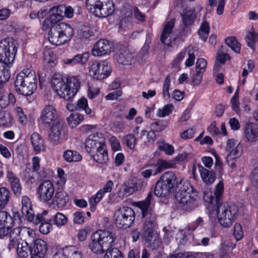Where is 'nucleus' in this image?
<instances>
[{
  "label": "nucleus",
  "mask_w": 258,
  "mask_h": 258,
  "mask_svg": "<svg viewBox=\"0 0 258 258\" xmlns=\"http://www.w3.org/2000/svg\"><path fill=\"white\" fill-rule=\"evenodd\" d=\"M21 213L27 220L32 221L34 219V213L32 208L31 200L27 196H23L22 198Z\"/></svg>",
  "instance_id": "nucleus-27"
},
{
  "label": "nucleus",
  "mask_w": 258,
  "mask_h": 258,
  "mask_svg": "<svg viewBox=\"0 0 258 258\" xmlns=\"http://www.w3.org/2000/svg\"><path fill=\"white\" fill-rule=\"evenodd\" d=\"M190 149L188 152H183L181 154L177 155L175 159L176 161L178 162H185L188 160V159L191 157V151L192 148L191 147H189Z\"/></svg>",
  "instance_id": "nucleus-59"
},
{
  "label": "nucleus",
  "mask_w": 258,
  "mask_h": 258,
  "mask_svg": "<svg viewBox=\"0 0 258 258\" xmlns=\"http://www.w3.org/2000/svg\"><path fill=\"white\" fill-rule=\"evenodd\" d=\"M224 184L222 181H220L215 187L213 193L210 189H207L204 193L203 198L204 201L209 204V209H212L213 205L220 204V198L224 191Z\"/></svg>",
  "instance_id": "nucleus-15"
},
{
  "label": "nucleus",
  "mask_w": 258,
  "mask_h": 258,
  "mask_svg": "<svg viewBox=\"0 0 258 258\" xmlns=\"http://www.w3.org/2000/svg\"><path fill=\"white\" fill-rule=\"evenodd\" d=\"M43 61L50 67H53L56 63V57L54 52L50 49H46L43 52Z\"/></svg>",
  "instance_id": "nucleus-40"
},
{
  "label": "nucleus",
  "mask_w": 258,
  "mask_h": 258,
  "mask_svg": "<svg viewBox=\"0 0 258 258\" xmlns=\"http://www.w3.org/2000/svg\"><path fill=\"white\" fill-rule=\"evenodd\" d=\"M181 181V179L178 183L176 176L172 172L168 171L164 173L155 185V195L157 197H165L168 195L171 189L178 184H180Z\"/></svg>",
  "instance_id": "nucleus-8"
},
{
  "label": "nucleus",
  "mask_w": 258,
  "mask_h": 258,
  "mask_svg": "<svg viewBox=\"0 0 258 258\" xmlns=\"http://www.w3.org/2000/svg\"><path fill=\"white\" fill-rule=\"evenodd\" d=\"M149 221L144 223L142 228V235L147 241H151L155 235V224L154 220L150 219Z\"/></svg>",
  "instance_id": "nucleus-31"
},
{
  "label": "nucleus",
  "mask_w": 258,
  "mask_h": 258,
  "mask_svg": "<svg viewBox=\"0 0 258 258\" xmlns=\"http://www.w3.org/2000/svg\"><path fill=\"white\" fill-rule=\"evenodd\" d=\"M139 186L137 185V179H132L130 181L125 182L121 187L119 191V196L123 198L124 197H127L134 191L139 189Z\"/></svg>",
  "instance_id": "nucleus-29"
},
{
  "label": "nucleus",
  "mask_w": 258,
  "mask_h": 258,
  "mask_svg": "<svg viewBox=\"0 0 258 258\" xmlns=\"http://www.w3.org/2000/svg\"><path fill=\"white\" fill-rule=\"evenodd\" d=\"M18 44L13 38H8L0 42V55H5V59L8 62H14Z\"/></svg>",
  "instance_id": "nucleus-11"
},
{
  "label": "nucleus",
  "mask_w": 258,
  "mask_h": 258,
  "mask_svg": "<svg viewBox=\"0 0 258 258\" xmlns=\"http://www.w3.org/2000/svg\"><path fill=\"white\" fill-rule=\"evenodd\" d=\"M185 48L187 49L188 57L185 61V65L187 67H190L194 64L196 56L194 51L190 49V46Z\"/></svg>",
  "instance_id": "nucleus-61"
},
{
  "label": "nucleus",
  "mask_w": 258,
  "mask_h": 258,
  "mask_svg": "<svg viewBox=\"0 0 258 258\" xmlns=\"http://www.w3.org/2000/svg\"><path fill=\"white\" fill-rule=\"evenodd\" d=\"M115 239L114 234L109 231L97 230L91 236L89 248L96 254L105 252L103 258H123L118 248L110 249L114 245Z\"/></svg>",
  "instance_id": "nucleus-1"
},
{
  "label": "nucleus",
  "mask_w": 258,
  "mask_h": 258,
  "mask_svg": "<svg viewBox=\"0 0 258 258\" xmlns=\"http://www.w3.org/2000/svg\"><path fill=\"white\" fill-rule=\"evenodd\" d=\"M226 150L228 152L227 162L231 167L233 168L235 167V163L233 162V160L241 156V146L237 141L230 139L227 142Z\"/></svg>",
  "instance_id": "nucleus-17"
},
{
  "label": "nucleus",
  "mask_w": 258,
  "mask_h": 258,
  "mask_svg": "<svg viewBox=\"0 0 258 258\" xmlns=\"http://www.w3.org/2000/svg\"><path fill=\"white\" fill-rule=\"evenodd\" d=\"M159 150L163 151L167 155H172L174 153V147L164 141H158L157 142Z\"/></svg>",
  "instance_id": "nucleus-47"
},
{
  "label": "nucleus",
  "mask_w": 258,
  "mask_h": 258,
  "mask_svg": "<svg viewBox=\"0 0 258 258\" xmlns=\"http://www.w3.org/2000/svg\"><path fill=\"white\" fill-rule=\"evenodd\" d=\"M51 83L57 95L67 101L74 98L80 86L76 78L62 76L59 74L53 75Z\"/></svg>",
  "instance_id": "nucleus-2"
},
{
  "label": "nucleus",
  "mask_w": 258,
  "mask_h": 258,
  "mask_svg": "<svg viewBox=\"0 0 258 258\" xmlns=\"http://www.w3.org/2000/svg\"><path fill=\"white\" fill-rule=\"evenodd\" d=\"M172 166V164L167 161L160 159L158 161L157 165H154V168H155L156 172L160 173L165 169L171 168Z\"/></svg>",
  "instance_id": "nucleus-52"
},
{
  "label": "nucleus",
  "mask_w": 258,
  "mask_h": 258,
  "mask_svg": "<svg viewBox=\"0 0 258 258\" xmlns=\"http://www.w3.org/2000/svg\"><path fill=\"white\" fill-rule=\"evenodd\" d=\"M90 54L88 52L78 54L74 56L76 64L84 65L88 61Z\"/></svg>",
  "instance_id": "nucleus-55"
},
{
  "label": "nucleus",
  "mask_w": 258,
  "mask_h": 258,
  "mask_svg": "<svg viewBox=\"0 0 258 258\" xmlns=\"http://www.w3.org/2000/svg\"><path fill=\"white\" fill-rule=\"evenodd\" d=\"M9 243L8 245V248L9 250L15 248L16 245H18V240L20 238L19 232L16 228H15L11 232L9 231Z\"/></svg>",
  "instance_id": "nucleus-41"
},
{
  "label": "nucleus",
  "mask_w": 258,
  "mask_h": 258,
  "mask_svg": "<svg viewBox=\"0 0 258 258\" xmlns=\"http://www.w3.org/2000/svg\"><path fill=\"white\" fill-rule=\"evenodd\" d=\"M203 7L200 5H197L194 8L184 9L180 14L182 23L185 27L193 25L197 20H200V13Z\"/></svg>",
  "instance_id": "nucleus-13"
},
{
  "label": "nucleus",
  "mask_w": 258,
  "mask_h": 258,
  "mask_svg": "<svg viewBox=\"0 0 258 258\" xmlns=\"http://www.w3.org/2000/svg\"><path fill=\"white\" fill-rule=\"evenodd\" d=\"M89 12L98 18H106L111 15L114 10L112 0H85Z\"/></svg>",
  "instance_id": "nucleus-6"
},
{
  "label": "nucleus",
  "mask_w": 258,
  "mask_h": 258,
  "mask_svg": "<svg viewBox=\"0 0 258 258\" xmlns=\"http://www.w3.org/2000/svg\"><path fill=\"white\" fill-rule=\"evenodd\" d=\"M113 50V45L106 39L98 40L91 50V54L94 56H101L108 55Z\"/></svg>",
  "instance_id": "nucleus-19"
},
{
  "label": "nucleus",
  "mask_w": 258,
  "mask_h": 258,
  "mask_svg": "<svg viewBox=\"0 0 258 258\" xmlns=\"http://www.w3.org/2000/svg\"><path fill=\"white\" fill-rule=\"evenodd\" d=\"M12 121L10 113L6 111H0V125H9Z\"/></svg>",
  "instance_id": "nucleus-57"
},
{
  "label": "nucleus",
  "mask_w": 258,
  "mask_h": 258,
  "mask_svg": "<svg viewBox=\"0 0 258 258\" xmlns=\"http://www.w3.org/2000/svg\"><path fill=\"white\" fill-rule=\"evenodd\" d=\"M49 131V139L54 145H58L63 140V127L60 120L51 124Z\"/></svg>",
  "instance_id": "nucleus-20"
},
{
  "label": "nucleus",
  "mask_w": 258,
  "mask_h": 258,
  "mask_svg": "<svg viewBox=\"0 0 258 258\" xmlns=\"http://www.w3.org/2000/svg\"><path fill=\"white\" fill-rule=\"evenodd\" d=\"M15 89L17 92L24 96H29L37 88V77L35 72L30 69L23 70L16 79Z\"/></svg>",
  "instance_id": "nucleus-3"
},
{
  "label": "nucleus",
  "mask_w": 258,
  "mask_h": 258,
  "mask_svg": "<svg viewBox=\"0 0 258 258\" xmlns=\"http://www.w3.org/2000/svg\"><path fill=\"white\" fill-rule=\"evenodd\" d=\"M233 234L237 240H239L242 238L243 236V233L241 225L238 223H236L234 225Z\"/></svg>",
  "instance_id": "nucleus-62"
},
{
  "label": "nucleus",
  "mask_w": 258,
  "mask_h": 258,
  "mask_svg": "<svg viewBox=\"0 0 258 258\" xmlns=\"http://www.w3.org/2000/svg\"><path fill=\"white\" fill-rule=\"evenodd\" d=\"M31 142L35 152L40 153L45 151L44 141L39 134L33 133L31 137Z\"/></svg>",
  "instance_id": "nucleus-34"
},
{
  "label": "nucleus",
  "mask_w": 258,
  "mask_h": 258,
  "mask_svg": "<svg viewBox=\"0 0 258 258\" xmlns=\"http://www.w3.org/2000/svg\"><path fill=\"white\" fill-rule=\"evenodd\" d=\"M84 115L80 113H72L68 118L69 125L71 128L76 127L84 120Z\"/></svg>",
  "instance_id": "nucleus-44"
},
{
  "label": "nucleus",
  "mask_w": 258,
  "mask_h": 258,
  "mask_svg": "<svg viewBox=\"0 0 258 258\" xmlns=\"http://www.w3.org/2000/svg\"><path fill=\"white\" fill-rule=\"evenodd\" d=\"M187 53V49L184 48L173 59L171 62V65L173 68H177L178 65L181 62L184 58Z\"/></svg>",
  "instance_id": "nucleus-58"
},
{
  "label": "nucleus",
  "mask_w": 258,
  "mask_h": 258,
  "mask_svg": "<svg viewBox=\"0 0 258 258\" xmlns=\"http://www.w3.org/2000/svg\"><path fill=\"white\" fill-rule=\"evenodd\" d=\"M99 89L97 86L94 85H89L88 91V97L90 99L95 98L99 95Z\"/></svg>",
  "instance_id": "nucleus-63"
},
{
  "label": "nucleus",
  "mask_w": 258,
  "mask_h": 258,
  "mask_svg": "<svg viewBox=\"0 0 258 258\" xmlns=\"http://www.w3.org/2000/svg\"><path fill=\"white\" fill-rule=\"evenodd\" d=\"M31 245L27 241H24L18 243L17 247V252L19 257H26L30 252Z\"/></svg>",
  "instance_id": "nucleus-42"
},
{
  "label": "nucleus",
  "mask_w": 258,
  "mask_h": 258,
  "mask_svg": "<svg viewBox=\"0 0 258 258\" xmlns=\"http://www.w3.org/2000/svg\"><path fill=\"white\" fill-rule=\"evenodd\" d=\"M73 34V27L69 24L61 22L50 29L48 39L53 45H61L70 41Z\"/></svg>",
  "instance_id": "nucleus-5"
},
{
  "label": "nucleus",
  "mask_w": 258,
  "mask_h": 258,
  "mask_svg": "<svg viewBox=\"0 0 258 258\" xmlns=\"http://www.w3.org/2000/svg\"><path fill=\"white\" fill-rule=\"evenodd\" d=\"M76 110L84 111L87 114L92 115V111L91 109L89 107L88 101L85 97H82L77 101Z\"/></svg>",
  "instance_id": "nucleus-45"
},
{
  "label": "nucleus",
  "mask_w": 258,
  "mask_h": 258,
  "mask_svg": "<svg viewBox=\"0 0 258 258\" xmlns=\"http://www.w3.org/2000/svg\"><path fill=\"white\" fill-rule=\"evenodd\" d=\"M207 65V60L201 58L197 59L196 63V72L204 74Z\"/></svg>",
  "instance_id": "nucleus-56"
},
{
  "label": "nucleus",
  "mask_w": 258,
  "mask_h": 258,
  "mask_svg": "<svg viewBox=\"0 0 258 258\" xmlns=\"http://www.w3.org/2000/svg\"><path fill=\"white\" fill-rule=\"evenodd\" d=\"M36 193L39 200L43 203L50 201L54 194L53 183L49 180L41 182L38 185Z\"/></svg>",
  "instance_id": "nucleus-14"
},
{
  "label": "nucleus",
  "mask_w": 258,
  "mask_h": 258,
  "mask_svg": "<svg viewBox=\"0 0 258 258\" xmlns=\"http://www.w3.org/2000/svg\"><path fill=\"white\" fill-rule=\"evenodd\" d=\"M170 85V76H167L164 80L163 89H162V95L164 99L168 100L170 97V95L169 92V87Z\"/></svg>",
  "instance_id": "nucleus-53"
},
{
  "label": "nucleus",
  "mask_w": 258,
  "mask_h": 258,
  "mask_svg": "<svg viewBox=\"0 0 258 258\" xmlns=\"http://www.w3.org/2000/svg\"><path fill=\"white\" fill-rule=\"evenodd\" d=\"M47 250V244L42 239L38 238L31 243L30 253L32 258H44Z\"/></svg>",
  "instance_id": "nucleus-23"
},
{
  "label": "nucleus",
  "mask_w": 258,
  "mask_h": 258,
  "mask_svg": "<svg viewBox=\"0 0 258 258\" xmlns=\"http://www.w3.org/2000/svg\"><path fill=\"white\" fill-rule=\"evenodd\" d=\"M258 40V33L254 31H249L246 35V41L248 46L252 47L254 44Z\"/></svg>",
  "instance_id": "nucleus-54"
},
{
  "label": "nucleus",
  "mask_w": 258,
  "mask_h": 258,
  "mask_svg": "<svg viewBox=\"0 0 258 258\" xmlns=\"http://www.w3.org/2000/svg\"><path fill=\"white\" fill-rule=\"evenodd\" d=\"M195 134V130L193 128H188L180 134L181 139L185 140L194 137Z\"/></svg>",
  "instance_id": "nucleus-64"
},
{
  "label": "nucleus",
  "mask_w": 258,
  "mask_h": 258,
  "mask_svg": "<svg viewBox=\"0 0 258 258\" xmlns=\"http://www.w3.org/2000/svg\"><path fill=\"white\" fill-rule=\"evenodd\" d=\"M64 7L58 6L52 7L49 11V16L45 18L42 25L43 30H47L53 28L55 25L63 18Z\"/></svg>",
  "instance_id": "nucleus-12"
},
{
  "label": "nucleus",
  "mask_w": 258,
  "mask_h": 258,
  "mask_svg": "<svg viewBox=\"0 0 258 258\" xmlns=\"http://www.w3.org/2000/svg\"><path fill=\"white\" fill-rule=\"evenodd\" d=\"M134 210L128 207H123L116 210L114 214L115 225L119 228L130 227L135 220Z\"/></svg>",
  "instance_id": "nucleus-9"
},
{
  "label": "nucleus",
  "mask_w": 258,
  "mask_h": 258,
  "mask_svg": "<svg viewBox=\"0 0 258 258\" xmlns=\"http://www.w3.org/2000/svg\"><path fill=\"white\" fill-rule=\"evenodd\" d=\"M16 101L15 97L12 93H10L7 96L4 91L0 88V106L2 108L6 107L9 104L14 105Z\"/></svg>",
  "instance_id": "nucleus-39"
},
{
  "label": "nucleus",
  "mask_w": 258,
  "mask_h": 258,
  "mask_svg": "<svg viewBox=\"0 0 258 258\" xmlns=\"http://www.w3.org/2000/svg\"><path fill=\"white\" fill-rule=\"evenodd\" d=\"M13 224V219L10 214L6 211H0V238L8 234Z\"/></svg>",
  "instance_id": "nucleus-21"
},
{
  "label": "nucleus",
  "mask_w": 258,
  "mask_h": 258,
  "mask_svg": "<svg viewBox=\"0 0 258 258\" xmlns=\"http://www.w3.org/2000/svg\"><path fill=\"white\" fill-rule=\"evenodd\" d=\"M226 44L234 52L239 53L240 52V44L234 37H229L225 39Z\"/></svg>",
  "instance_id": "nucleus-51"
},
{
  "label": "nucleus",
  "mask_w": 258,
  "mask_h": 258,
  "mask_svg": "<svg viewBox=\"0 0 258 258\" xmlns=\"http://www.w3.org/2000/svg\"><path fill=\"white\" fill-rule=\"evenodd\" d=\"M210 27L209 23L206 20L205 16L203 17V20L201 23L198 31L199 37L204 42H206L209 35Z\"/></svg>",
  "instance_id": "nucleus-38"
},
{
  "label": "nucleus",
  "mask_w": 258,
  "mask_h": 258,
  "mask_svg": "<svg viewBox=\"0 0 258 258\" xmlns=\"http://www.w3.org/2000/svg\"><path fill=\"white\" fill-rule=\"evenodd\" d=\"M105 143V139L103 134L97 132L90 134L86 138L85 142V148L86 152L90 155Z\"/></svg>",
  "instance_id": "nucleus-18"
},
{
  "label": "nucleus",
  "mask_w": 258,
  "mask_h": 258,
  "mask_svg": "<svg viewBox=\"0 0 258 258\" xmlns=\"http://www.w3.org/2000/svg\"><path fill=\"white\" fill-rule=\"evenodd\" d=\"M152 197V195L150 193L145 200L137 202L136 206L141 210L143 218L154 220L155 214L153 213L150 208Z\"/></svg>",
  "instance_id": "nucleus-24"
},
{
  "label": "nucleus",
  "mask_w": 258,
  "mask_h": 258,
  "mask_svg": "<svg viewBox=\"0 0 258 258\" xmlns=\"http://www.w3.org/2000/svg\"><path fill=\"white\" fill-rule=\"evenodd\" d=\"M199 172L203 181L206 184H211L216 179L214 172L209 171L203 166L199 167Z\"/></svg>",
  "instance_id": "nucleus-36"
},
{
  "label": "nucleus",
  "mask_w": 258,
  "mask_h": 258,
  "mask_svg": "<svg viewBox=\"0 0 258 258\" xmlns=\"http://www.w3.org/2000/svg\"><path fill=\"white\" fill-rule=\"evenodd\" d=\"M68 220L67 217L60 212L56 213L53 216V224L58 227L65 225L67 223Z\"/></svg>",
  "instance_id": "nucleus-48"
},
{
  "label": "nucleus",
  "mask_w": 258,
  "mask_h": 258,
  "mask_svg": "<svg viewBox=\"0 0 258 258\" xmlns=\"http://www.w3.org/2000/svg\"><path fill=\"white\" fill-rule=\"evenodd\" d=\"M244 136L249 143L258 141V124L252 122L246 123L244 127Z\"/></svg>",
  "instance_id": "nucleus-26"
},
{
  "label": "nucleus",
  "mask_w": 258,
  "mask_h": 258,
  "mask_svg": "<svg viewBox=\"0 0 258 258\" xmlns=\"http://www.w3.org/2000/svg\"><path fill=\"white\" fill-rule=\"evenodd\" d=\"M68 201L67 194L64 191H57L52 199L53 204L56 205L57 208L64 207Z\"/></svg>",
  "instance_id": "nucleus-37"
},
{
  "label": "nucleus",
  "mask_w": 258,
  "mask_h": 258,
  "mask_svg": "<svg viewBox=\"0 0 258 258\" xmlns=\"http://www.w3.org/2000/svg\"><path fill=\"white\" fill-rule=\"evenodd\" d=\"M89 74L97 80H103L108 77L112 72L110 63L106 60L94 61L89 67Z\"/></svg>",
  "instance_id": "nucleus-10"
},
{
  "label": "nucleus",
  "mask_w": 258,
  "mask_h": 258,
  "mask_svg": "<svg viewBox=\"0 0 258 258\" xmlns=\"http://www.w3.org/2000/svg\"><path fill=\"white\" fill-rule=\"evenodd\" d=\"M216 205V214L219 224L225 228L231 227L237 218L238 207L235 204L227 203H221Z\"/></svg>",
  "instance_id": "nucleus-4"
},
{
  "label": "nucleus",
  "mask_w": 258,
  "mask_h": 258,
  "mask_svg": "<svg viewBox=\"0 0 258 258\" xmlns=\"http://www.w3.org/2000/svg\"><path fill=\"white\" fill-rule=\"evenodd\" d=\"M78 36L83 41L94 40L96 37V29L89 25H83L78 31Z\"/></svg>",
  "instance_id": "nucleus-25"
},
{
  "label": "nucleus",
  "mask_w": 258,
  "mask_h": 258,
  "mask_svg": "<svg viewBox=\"0 0 258 258\" xmlns=\"http://www.w3.org/2000/svg\"><path fill=\"white\" fill-rule=\"evenodd\" d=\"M174 106L172 104H166L159 108L157 112V116L159 117H164L172 113Z\"/></svg>",
  "instance_id": "nucleus-50"
},
{
  "label": "nucleus",
  "mask_w": 258,
  "mask_h": 258,
  "mask_svg": "<svg viewBox=\"0 0 258 258\" xmlns=\"http://www.w3.org/2000/svg\"><path fill=\"white\" fill-rule=\"evenodd\" d=\"M175 24V20L173 19L167 21L165 24L161 36V42L168 46H170L171 42V34L172 32Z\"/></svg>",
  "instance_id": "nucleus-28"
},
{
  "label": "nucleus",
  "mask_w": 258,
  "mask_h": 258,
  "mask_svg": "<svg viewBox=\"0 0 258 258\" xmlns=\"http://www.w3.org/2000/svg\"><path fill=\"white\" fill-rule=\"evenodd\" d=\"M197 192L188 182H184L176 196V201L186 210H191L197 206Z\"/></svg>",
  "instance_id": "nucleus-7"
},
{
  "label": "nucleus",
  "mask_w": 258,
  "mask_h": 258,
  "mask_svg": "<svg viewBox=\"0 0 258 258\" xmlns=\"http://www.w3.org/2000/svg\"><path fill=\"white\" fill-rule=\"evenodd\" d=\"M104 196L103 194L98 190L95 195L90 198L89 199V204L92 212H94L96 210L97 205L101 201Z\"/></svg>",
  "instance_id": "nucleus-49"
},
{
  "label": "nucleus",
  "mask_w": 258,
  "mask_h": 258,
  "mask_svg": "<svg viewBox=\"0 0 258 258\" xmlns=\"http://www.w3.org/2000/svg\"><path fill=\"white\" fill-rule=\"evenodd\" d=\"M16 228L19 232V235L26 237L25 241L29 242L30 244L32 243L31 242L33 243L38 239L37 238L35 231L32 228L25 226L16 227Z\"/></svg>",
  "instance_id": "nucleus-35"
},
{
  "label": "nucleus",
  "mask_w": 258,
  "mask_h": 258,
  "mask_svg": "<svg viewBox=\"0 0 258 258\" xmlns=\"http://www.w3.org/2000/svg\"><path fill=\"white\" fill-rule=\"evenodd\" d=\"M39 118L41 122L46 125H50L60 121L55 107L51 104L44 106L40 111Z\"/></svg>",
  "instance_id": "nucleus-16"
},
{
  "label": "nucleus",
  "mask_w": 258,
  "mask_h": 258,
  "mask_svg": "<svg viewBox=\"0 0 258 258\" xmlns=\"http://www.w3.org/2000/svg\"><path fill=\"white\" fill-rule=\"evenodd\" d=\"M12 64V62H8L5 58L4 60L0 58V81L1 82H6L10 78V69Z\"/></svg>",
  "instance_id": "nucleus-33"
},
{
  "label": "nucleus",
  "mask_w": 258,
  "mask_h": 258,
  "mask_svg": "<svg viewBox=\"0 0 258 258\" xmlns=\"http://www.w3.org/2000/svg\"><path fill=\"white\" fill-rule=\"evenodd\" d=\"M124 142L127 146L131 149H134L135 147L136 139L133 134H128L123 138Z\"/></svg>",
  "instance_id": "nucleus-60"
},
{
  "label": "nucleus",
  "mask_w": 258,
  "mask_h": 258,
  "mask_svg": "<svg viewBox=\"0 0 258 258\" xmlns=\"http://www.w3.org/2000/svg\"><path fill=\"white\" fill-rule=\"evenodd\" d=\"M10 198L9 190L5 187L0 188V209L4 208L8 204Z\"/></svg>",
  "instance_id": "nucleus-46"
},
{
  "label": "nucleus",
  "mask_w": 258,
  "mask_h": 258,
  "mask_svg": "<svg viewBox=\"0 0 258 258\" xmlns=\"http://www.w3.org/2000/svg\"><path fill=\"white\" fill-rule=\"evenodd\" d=\"M229 59L230 56L227 53L226 48L221 46L217 54L216 59L213 68L214 72H218L221 68V65L224 64L226 61Z\"/></svg>",
  "instance_id": "nucleus-32"
},
{
  "label": "nucleus",
  "mask_w": 258,
  "mask_h": 258,
  "mask_svg": "<svg viewBox=\"0 0 258 258\" xmlns=\"http://www.w3.org/2000/svg\"><path fill=\"white\" fill-rule=\"evenodd\" d=\"M52 258H82V256L78 247L70 245L59 249Z\"/></svg>",
  "instance_id": "nucleus-22"
},
{
  "label": "nucleus",
  "mask_w": 258,
  "mask_h": 258,
  "mask_svg": "<svg viewBox=\"0 0 258 258\" xmlns=\"http://www.w3.org/2000/svg\"><path fill=\"white\" fill-rule=\"evenodd\" d=\"M63 157L68 162H78L82 159V156L78 152L70 150L65 151Z\"/></svg>",
  "instance_id": "nucleus-43"
},
{
  "label": "nucleus",
  "mask_w": 258,
  "mask_h": 258,
  "mask_svg": "<svg viewBox=\"0 0 258 258\" xmlns=\"http://www.w3.org/2000/svg\"><path fill=\"white\" fill-rule=\"evenodd\" d=\"M94 151V153L90 154L94 161L99 164L106 163L108 157L105 143Z\"/></svg>",
  "instance_id": "nucleus-30"
}]
</instances>
